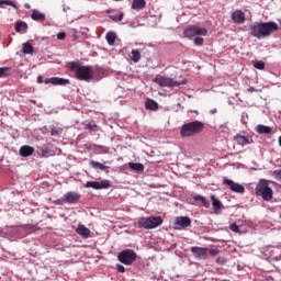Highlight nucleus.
I'll return each mask as SVG.
<instances>
[{
    "instance_id": "nucleus-32",
    "label": "nucleus",
    "mask_w": 281,
    "mask_h": 281,
    "mask_svg": "<svg viewBox=\"0 0 281 281\" xmlns=\"http://www.w3.org/2000/svg\"><path fill=\"white\" fill-rule=\"evenodd\" d=\"M85 130L86 131H92V132H98V126L95 124H91V123H83Z\"/></svg>"
},
{
    "instance_id": "nucleus-1",
    "label": "nucleus",
    "mask_w": 281,
    "mask_h": 281,
    "mask_svg": "<svg viewBox=\"0 0 281 281\" xmlns=\"http://www.w3.org/2000/svg\"><path fill=\"white\" fill-rule=\"evenodd\" d=\"M280 26L276 22H255L250 24V35L258 41L269 38L273 32H278Z\"/></svg>"
},
{
    "instance_id": "nucleus-24",
    "label": "nucleus",
    "mask_w": 281,
    "mask_h": 281,
    "mask_svg": "<svg viewBox=\"0 0 281 281\" xmlns=\"http://www.w3.org/2000/svg\"><path fill=\"white\" fill-rule=\"evenodd\" d=\"M146 8V0H133L132 10H144Z\"/></svg>"
},
{
    "instance_id": "nucleus-50",
    "label": "nucleus",
    "mask_w": 281,
    "mask_h": 281,
    "mask_svg": "<svg viewBox=\"0 0 281 281\" xmlns=\"http://www.w3.org/2000/svg\"><path fill=\"white\" fill-rule=\"evenodd\" d=\"M115 1H120V0H115Z\"/></svg>"
},
{
    "instance_id": "nucleus-31",
    "label": "nucleus",
    "mask_w": 281,
    "mask_h": 281,
    "mask_svg": "<svg viewBox=\"0 0 281 281\" xmlns=\"http://www.w3.org/2000/svg\"><path fill=\"white\" fill-rule=\"evenodd\" d=\"M50 135L53 137H60V135H63V127H53L50 130Z\"/></svg>"
},
{
    "instance_id": "nucleus-37",
    "label": "nucleus",
    "mask_w": 281,
    "mask_h": 281,
    "mask_svg": "<svg viewBox=\"0 0 281 281\" xmlns=\"http://www.w3.org/2000/svg\"><path fill=\"white\" fill-rule=\"evenodd\" d=\"M203 43H204V40H203V37H201V35H198L194 38V45H196L198 47H201V45H203Z\"/></svg>"
},
{
    "instance_id": "nucleus-19",
    "label": "nucleus",
    "mask_w": 281,
    "mask_h": 281,
    "mask_svg": "<svg viewBox=\"0 0 281 281\" xmlns=\"http://www.w3.org/2000/svg\"><path fill=\"white\" fill-rule=\"evenodd\" d=\"M20 155L21 157H32V155H34V147L30 145L20 147Z\"/></svg>"
},
{
    "instance_id": "nucleus-25",
    "label": "nucleus",
    "mask_w": 281,
    "mask_h": 281,
    "mask_svg": "<svg viewBox=\"0 0 281 281\" xmlns=\"http://www.w3.org/2000/svg\"><path fill=\"white\" fill-rule=\"evenodd\" d=\"M128 168L136 172H144V165L142 162H128Z\"/></svg>"
},
{
    "instance_id": "nucleus-17",
    "label": "nucleus",
    "mask_w": 281,
    "mask_h": 281,
    "mask_svg": "<svg viewBox=\"0 0 281 281\" xmlns=\"http://www.w3.org/2000/svg\"><path fill=\"white\" fill-rule=\"evenodd\" d=\"M90 166L91 168H93L94 170H102L103 172H106V175H109L111 168L104 164L98 162L95 160L90 161Z\"/></svg>"
},
{
    "instance_id": "nucleus-49",
    "label": "nucleus",
    "mask_w": 281,
    "mask_h": 281,
    "mask_svg": "<svg viewBox=\"0 0 281 281\" xmlns=\"http://www.w3.org/2000/svg\"><path fill=\"white\" fill-rule=\"evenodd\" d=\"M216 262H217V263H221V258H217V259H216Z\"/></svg>"
},
{
    "instance_id": "nucleus-2",
    "label": "nucleus",
    "mask_w": 281,
    "mask_h": 281,
    "mask_svg": "<svg viewBox=\"0 0 281 281\" xmlns=\"http://www.w3.org/2000/svg\"><path fill=\"white\" fill-rule=\"evenodd\" d=\"M203 128H205L203 122L192 121L181 126L180 134L181 137H194L195 135H199V133H202Z\"/></svg>"
},
{
    "instance_id": "nucleus-16",
    "label": "nucleus",
    "mask_w": 281,
    "mask_h": 281,
    "mask_svg": "<svg viewBox=\"0 0 281 281\" xmlns=\"http://www.w3.org/2000/svg\"><path fill=\"white\" fill-rule=\"evenodd\" d=\"M269 256L272 260H281V246H272L269 248Z\"/></svg>"
},
{
    "instance_id": "nucleus-34",
    "label": "nucleus",
    "mask_w": 281,
    "mask_h": 281,
    "mask_svg": "<svg viewBox=\"0 0 281 281\" xmlns=\"http://www.w3.org/2000/svg\"><path fill=\"white\" fill-rule=\"evenodd\" d=\"M1 5H11V8H16V3L12 2L11 0H0V8Z\"/></svg>"
},
{
    "instance_id": "nucleus-22",
    "label": "nucleus",
    "mask_w": 281,
    "mask_h": 281,
    "mask_svg": "<svg viewBox=\"0 0 281 281\" xmlns=\"http://www.w3.org/2000/svg\"><path fill=\"white\" fill-rule=\"evenodd\" d=\"M31 19L33 21H37L38 23L45 22V13H41L38 10H33L31 14Z\"/></svg>"
},
{
    "instance_id": "nucleus-4",
    "label": "nucleus",
    "mask_w": 281,
    "mask_h": 281,
    "mask_svg": "<svg viewBox=\"0 0 281 281\" xmlns=\"http://www.w3.org/2000/svg\"><path fill=\"white\" fill-rule=\"evenodd\" d=\"M255 193L257 196H261L263 201H271L273 199V189L269 187V182L266 179H260L256 186Z\"/></svg>"
},
{
    "instance_id": "nucleus-28",
    "label": "nucleus",
    "mask_w": 281,
    "mask_h": 281,
    "mask_svg": "<svg viewBox=\"0 0 281 281\" xmlns=\"http://www.w3.org/2000/svg\"><path fill=\"white\" fill-rule=\"evenodd\" d=\"M22 52L23 54H34V46L30 43H24L22 45Z\"/></svg>"
},
{
    "instance_id": "nucleus-11",
    "label": "nucleus",
    "mask_w": 281,
    "mask_h": 281,
    "mask_svg": "<svg viewBox=\"0 0 281 281\" xmlns=\"http://www.w3.org/2000/svg\"><path fill=\"white\" fill-rule=\"evenodd\" d=\"M224 184L228 186L232 192H236L237 194H245V187L240 183L234 182V180H229L227 178L224 179Z\"/></svg>"
},
{
    "instance_id": "nucleus-26",
    "label": "nucleus",
    "mask_w": 281,
    "mask_h": 281,
    "mask_svg": "<svg viewBox=\"0 0 281 281\" xmlns=\"http://www.w3.org/2000/svg\"><path fill=\"white\" fill-rule=\"evenodd\" d=\"M211 201H212V205H213V210H215V212H221V200H218L216 198V195H211Z\"/></svg>"
},
{
    "instance_id": "nucleus-13",
    "label": "nucleus",
    "mask_w": 281,
    "mask_h": 281,
    "mask_svg": "<svg viewBox=\"0 0 281 281\" xmlns=\"http://www.w3.org/2000/svg\"><path fill=\"white\" fill-rule=\"evenodd\" d=\"M69 82H70L69 79L59 78V77H52V78L45 79L46 85H55V86H61V87L69 85Z\"/></svg>"
},
{
    "instance_id": "nucleus-36",
    "label": "nucleus",
    "mask_w": 281,
    "mask_h": 281,
    "mask_svg": "<svg viewBox=\"0 0 281 281\" xmlns=\"http://www.w3.org/2000/svg\"><path fill=\"white\" fill-rule=\"evenodd\" d=\"M110 19L115 23H119V21H122V19H124V13H120L119 15H110Z\"/></svg>"
},
{
    "instance_id": "nucleus-23",
    "label": "nucleus",
    "mask_w": 281,
    "mask_h": 281,
    "mask_svg": "<svg viewBox=\"0 0 281 281\" xmlns=\"http://www.w3.org/2000/svg\"><path fill=\"white\" fill-rule=\"evenodd\" d=\"M145 108L149 111H157V109H159V103H157L155 100L153 99H148L145 102Z\"/></svg>"
},
{
    "instance_id": "nucleus-41",
    "label": "nucleus",
    "mask_w": 281,
    "mask_h": 281,
    "mask_svg": "<svg viewBox=\"0 0 281 281\" xmlns=\"http://www.w3.org/2000/svg\"><path fill=\"white\" fill-rule=\"evenodd\" d=\"M66 36H67V33H65V32H59L57 34L58 41H65Z\"/></svg>"
},
{
    "instance_id": "nucleus-7",
    "label": "nucleus",
    "mask_w": 281,
    "mask_h": 281,
    "mask_svg": "<svg viewBox=\"0 0 281 281\" xmlns=\"http://www.w3.org/2000/svg\"><path fill=\"white\" fill-rule=\"evenodd\" d=\"M154 82L156 85H159V87H181V85H186L187 81L182 80V81H177L170 77H166V76H158L156 78H154Z\"/></svg>"
},
{
    "instance_id": "nucleus-38",
    "label": "nucleus",
    "mask_w": 281,
    "mask_h": 281,
    "mask_svg": "<svg viewBox=\"0 0 281 281\" xmlns=\"http://www.w3.org/2000/svg\"><path fill=\"white\" fill-rule=\"evenodd\" d=\"M10 74V68L9 67H1L0 68V78H3V76H8Z\"/></svg>"
},
{
    "instance_id": "nucleus-12",
    "label": "nucleus",
    "mask_w": 281,
    "mask_h": 281,
    "mask_svg": "<svg viewBox=\"0 0 281 281\" xmlns=\"http://www.w3.org/2000/svg\"><path fill=\"white\" fill-rule=\"evenodd\" d=\"M191 252L198 260H207V248L205 247H191Z\"/></svg>"
},
{
    "instance_id": "nucleus-20",
    "label": "nucleus",
    "mask_w": 281,
    "mask_h": 281,
    "mask_svg": "<svg viewBox=\"0 0 281 281\" xmlns=\"http://www.w3.org/2000/svg\"><path fill=\"white\" fill-rule=\"evenodd\" d=\"M272 131H273V127L267 126V125H263V124H259V125L256 126V132L259 135H270V133Z\"/></svg>"
},
{
    "instance_id": "nucleus-14",
    "label": "nucleus",
    "mask_w": 281,
    "mask_h": 281,
    "mask_svg": "<svg viewBox=\"0 0 281 281\" xmlns=\"http://www.w3.org/2000/svg\"><path fill=\"white\" fill-rule=\"evenodd\" d=\"M65 203H69L70 205H74L80 201V194L69 191L64 195Z\"/></svg>"
},
{
    "instance_id": "nucleus-45",
    "label": "nucleus",
    "mask_w": 281,
    "mask_h": 281,
    "mask_svg": "<svg viewBox=\"0 0 281 281\" xmlns=\"http://www.w3.org/2000/svg\"><path fill=\"white\" fill-rule=\"evenodd\" d=\"M37 82H38V85H43V76L37 77Z\"/></svg>"
},
{
    "instance_id": "nucleus-8",
    "label": "nucleus",
    "mask_w": 281,
    "mask_h": 281,
    "mask_svg": "<svg viewBox=\"0 0 281 281\" xmlns=\"http://www.w3.org/2000/svg\"><path fill=\"white\" fill-rule=\"evenodd\" d=\"M187 38H194V36H207V29L198 25H190L184 30Z\"/></svg>"
},
{
    "instance_id": "nucleus-47",
    "label": "nucleus",
    "mask_w": 281,
    "mask_h": 281,
    "mask_svg": "<svg viewBox=\"0 0 281 281\" xmlns=\"http://www.w3.org/2000/svg\"><path fill=\"white\" fill-rule=\"evenodd\" d=\"M24 8H25L26 10H30L31 5H30L29 3H25V4H24Z\"/></svg>"
},
{
    "instance_id": "nucleus-18",
    "label": "nucleus",
    "mask_w": 281,
    "mask_h": 281,
    "mask_svg": "<svg viewBox=\"0 0 281 281\" xmlns=\"http://www.w3.org/2000/svg\"><path fill=\"white\" fill-rule=\"evenodd\" d=\"M76 232L82 238H89V236H91V231L87 226H85L82 224L78 225Z\"/></svg>"
},
{
    "instance_id": "nucleus-35",
    "label": "nucleus",
    "mask_w": 281,
    "mask_h": 281,
    "mask_svg": "<svg viewBox=\"0 0 281 281\" xmlns=\"http://www.w3.org/2000/svg\"><path fill=\"white\" fill-rule=\"evenodd\" d=\"M231 232H234L235 234H240V226L238 224L234 223L229 225Z\"/></svg>"
},
{
    "instance_id": "nucleus-48",
    "label": "nucleus",
    "mask_w": 281,
    "mask_h": 281,
    "mask_svg": "<svg viewBox=\"0 0 281 281\" xmlns=\"http://www.w3.org/2000/svg\"><path fill=\"white\" fill-rule=\"evenodd\" d=\"M67 10H69V7L68 8H63V12H67Z\"/></svg>"
},
{
    "instance_id": "nucleus-21",
    "label": "nucleus",
    "mask_w": 281,
    "mask_h": 281,
    "mask_svg": "<svg viewBox=\"0 0 281 281\" xmlns=\"http://www.w3.org/2000/svg\"><path fill=\"white\" fill-rule=\"evenodd\" d=\"M234 139L236 140V143L239 145V146H247L249 144H251V142H254L252 139H250L249 137L247 136H243V135H239L237 134Z\"/></svg>"
},
{
    "instance_id": "nucleus-9",
    "label": "nucleus",
    "mask_w": 281,
    "mask_h": 281,
    "mask_svg": "<svg viewBox=\"0 0 281 281\" xmlns=\"http://www.w3.org/2000/svg\"><path fill=\"white\" fill-rule=\"evenodd\" d=\"M192 225V220L188 216H178L173 223V229L181 232L182 229H187Z\"/></svg>"
},
{
    "instance_id": "nucleus-43",
    "label": "nucleus",
    "mask_w": 281,
    "mask_h": 281,
    "mask_svg": "<svg viewBox=\"0 0 281 281\" xmlns=\"http://www.w3.org/2000/svg\"><path fill=\"white\" fill-rule=\"evenodd\" d=\"M207 254H210V256H212V257L218 256V249H209Z\"/></svg>"
},
{
    "instance_id": "nucleus-5",
    "label": "nucleus",
    "mask_w": 281,
    "mask_h": 281,
    "mask_svg": "<svg viewBox=\"0 0 281 281\" xmlns=\"http://www.w3.org/2000/svg\"><path fill=\"white\" fill-rule=\"evenodd\" d=\"M164 220L158 216H150V217H142L138 221V226L143 229H155L156 227H159V225H162Z\"/></svg>"
},
{
    "instance_id": "nucleus-3",
    "label": "nucleus",
    "mask_w": 281,
    "mask_h": 281,
    "mask_svg": "<svg viewBox=\"0 0 281 281\" xmlns=\"http://www.w3.org/2000/svg\"><path fill=\"white\" fill-rule=\"evenodd\" d=\"M70 69L75 71L76 77L78 80H92L93 78V70L90 66H80V64L72 61L70 64Z\"/></svg>"
},
{
    "instance_id": "nucleus-29",
    "label": "nucleus",
    "mask_w": 281,
    "mask_h": 281,
    "mask_svg": "<svg viewBox=\"0 0 281 281\" xmlns=\"http://www.w3.org/2000/svg\"><path fill=\"white\" fill-rule=\"evenodd\" d=\"M132 60L133 63H139V60H142V53L139 52V49L132 50Z\"/></svg>"
},
{
    "instance_id": "nucleus-27",
    "label": "nucleus",
    "mask_w": 281,
    "mask_h": 281,
    "mask_svg": "<svg viewBox=\"0 0 281 281\" xmlns=\"http://www.w3.org/2000/svg\"><path fill=\"white\" fill-rule=\"evenodd\" d=\"M105 38L109 45H115V40L117 38V35L115 34V32H109L106 33Z\"/></svg>"
},
{
    "instance_id": "nucleus-30",
    "label": "nucleus",
    "mask_w": 281,
    "mask_h": 281,
    "mask_svg": "<svg viewBox=\"0 0 281 281\" xmlns=\"http://www.w3.org/2000/svg\"><path fill=\"white\" fill-rule=\"evenodd\" d=\"M193 199L195 201H200V203H202V205H204V207H210V201H207V199H205V196H203V195H194Z\"/></svg>"
},
{
    "instance_id": "nucleus-33",
    "label": "nucleus",
    "mask_w": 281,
    "mask_h": 281,
    "mask_svg": "<svg viewBox=\"0 0 281 281\" xmlns=\"http://www.w3.org/2000/svg\"><path fill=\"white\" fill-rule=\"evenodd\" d=\"M21 30H27V23L21 21L15 23V32H21Z\"/></svg>"
},
{
    "instance_id": "nucleus-6",
    "label": "nucleus",
    "mask_w": 281,
    "mask_h": 281,
    "mask_svg": "<svg viewBox=\"0 0 281 281\" xmlns=\"http://www.w3.org/2000/svg\"><path fill=\"white\" fill-rule=\"evenodd\" d=\"M117 259L122 265L131 267V265L137 260V252L132 249H125L117 255Z\"/></svg>"
},
{
    "instance_id": "nucleus-44",
    "label": "nucleus",
    "mask_w": 281,
    "mask_h": 281,
    "mask_svg": "<svg viewBox=\"0 0 281 281\" xmlns=\"http://www.w3.org/2000/svg\"><path fill=\"white\" fill-rule=\"evenodd\" d=\"M0 237L1 238H8V235L1 228H0Z\"/></svg>"
},
{
    "instance_id": "nucleus-42",
    "label": "nucleus",
    "mask_w": 281,
    "mask_h": 281,
    "mask_svg": "<svg viewBox=\"0 0 281 281\" xmlns=\"http://www.w3.org/2000/svg\"><path fill=\"white\" fill-rule=\"evenodd\" d=\"M116 271H119V273H124L126 271V268H124V266L117 263L116 265Z\"/></svg>"
},
{
    "instance_id": "nucleus-40",
    "label": "nucleus",
    "mask_w": 281,
    "mask_h": 281,
    "mask_svg": "<svg viewBox=\"0 0 281 281\" xmlns=\"http://www.w3.org/2000/svg\"><path fill=\"white\" fill-rule=\"evenodd\" d=\"M272 175L277 181H281V169L274 170Z\"/></svg>"
},
{
    "instance_id": "nucleus-39",
    "label": "nucleus",
    "mask_w": 281,
    "mask_h": 281,
    "mask_svg": "<svg viewBox=\"0 0 281 281\" xmlns=\"http://www.w3.org/2000/svg\"><path fill=\"white\" fill-rule=\"evenodd\" d=\"M254 67H255V69H260V70H262V69H265V61H256V63L254 64Z\"/></svg>"
},
{
    "instance_id": "nucleus-46",
    "label": "nucleus",
    "mask_w": 281,
    "mask_h": 281,
    "mask_svg": "<svg viewBox=\"0 0 281 281\" xmlns=\"http://www.w3.org/2000/svg\"><path fill=\"white\" fill-rule=\"evenodd\" d=\"M217 112H218V110H216V109L210 110L211 115H214V113H217Z\"/></svg>"
},
{
    "instance_id": "nucleus-10",
    "label": "nucleus",
    "mask_w": 281,
    "mask_h": 281,
    "mask_svg": "<svg viewBox=\"0 0 281 281\" xmlns=\"http://www.w3.org/2000/svg\"><path fill=\"white\" fill-rule=\"evenodd\" d=\"M85 188H92V190H109V188H111V181H88L86 182Z\"/></svg>"
},
{
    "instance_id": "nucleus-15",
    "label": "nucleus",
    "mask_w": 281,
    "mask_h": 281,
    "mask_svg": "<svg viewBox=\"0 0 281 281\" xmlns=\"http://www.w3.org/2000/svg\"><path fill=\"white\" fill-rule=\"evenodd\" d=\"M232 21H234L238 25L245 23V12H243L241 10H236L232 13Z\"/></svg>"
}]
</instances>
